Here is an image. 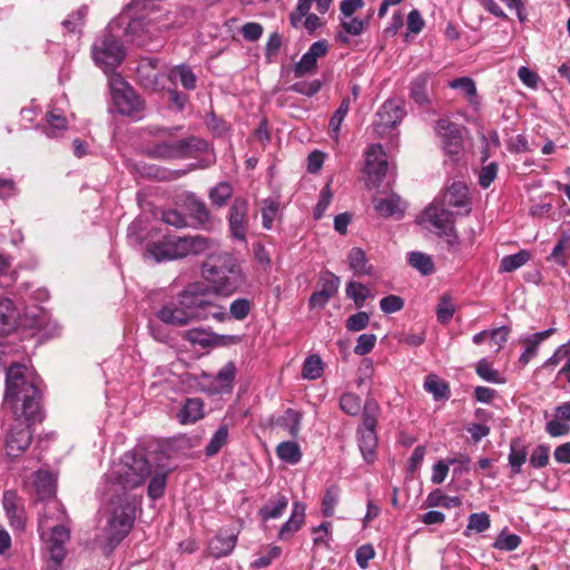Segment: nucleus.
I'll list each match as a JSON object with an SVG mask.
<instances>
[{
	"mask_svg": "<svg viewBox=\"0 0 570 570\" xmlns=\"http://www.w3.org/2000/svg\"><path fill=\"white\" fill-rule=\"evenodd\" d=\"M530 259L531 253L525 249H522L513 255L504 256L500 262V272L511 273L525 265Z\"/></svg>",
	"mask_w": 570,
	"mask_h": 570,
	"instance_id": "nucleus-36",
	"label": "nucleus"
},
{
	"mask_svg": "<svg viewBox=\"0 0 570 570\" xmlns=\"http://www.w3.org/2000/svg\"><path fill=\"white\" fill-rule=\"evenodd\" d=\"M148 254L156 262L176 259L174 237H166L164 240L154 243L148 247Z\"/></svg>",
	"mask_w": 570,
	"mask_h": 570,
	"instance_id": "nucleus-34",
	"label": "nucleus"
},
{
	"mask_svg": "<svg viewBox=\"0 0 570 570\" xmlns=\"http://www.w3.org/2000/svg\"><path fill=\"white\" fill-rule=\"evenodd\" d=\"M184 337L193 344H199L202 346H208L215 342V337L200 330V328H191L184 333Z\"/></svg>",
	"mask_w": 570,
	"mask_h": 570,
	"instance_id": "nucleus-55",
	"label": "nucleus"
},
{
	"mask_svg": "<svg viewBox=\"0 0 570 570\" xmlns=\"http://www.w3.org/2000/svg\"><path fill=\"white\" fill-rule=\"evenodd\" d=\"M233 194V187L226 181L219 183L209 191V198L213 204L217 206L225 205L226 200L230 198Z\"/></svg>",
	"mask_w": 570,
	"mask_h": 570,
	"instance_id": "nucleus-51",
	"label": "nucleus"
},
{
	"mask_svg": "<svg viewBox=\"0 0 570 570\" xmlns=\"http://www.w3.org/2000/svg\"><path fill=\"white\" fill-rule=\"evenodd\" d=\"M424 387L432 393L435 399L446 397L449 394L448 385L440 381L435 375H429L425 380Z\"/></svg>",
	"mask_w": 570,
	"mask_h": 570,
	"instance_id": "nucleus-54",
	"label": "nucleus"
},
{
	"mask_svg": "<svg viewBox=\"0 0 570 570\" xmlns=\"http://www.w3.org/2000/svg\"><path fill=\"white\" fill-rule=\"evenodd\" d=\"M376 335L374 334H361L357 337L356 345L354 347V353L357 355H366L368 354L375 346Z\"/></svg>",
	"mask_w": 570,
	"mask_h": 570,
	"instance_id": "nucleus-58",
	"label": "nucleus"
},
{
	"mask_svg": "<svg viewBox=\"0 0 570 570\" xmlns=\"http://www.w3.org/2000/svg\"><path fill=\"white\" fill-rule=\"evenodd\" d=\"M174 131L175 129L171 128L151 129L150 134L156 137V141L154 145L146 147V154L157 159L186 158L193 156L194 151L207 147L204 140L195 137L176 139Z\"/></svg>",
	"mask_w": 570,
	"mask_h": 570,
	"instance_id": "nucleus-5",
	"label": "nucleus"
},
{
	"mask_svg": "<svg viewBox=\"0 0 570 570\" xmlns=\"http://www.w3.org/2000/svg\"><path fill=\"white\" fill-rule=\"evenodd\" d=\"M379 413V403L373 399L366 400L363 406L362 425L358 428V446L364 460L368 463L373 462L376 456V425Z\"/></svg>",
	"mask_w": 570,
	"mask_h": 570,
	"instance_id": "nucleus-8",
	"label": "nucleus"
},
{
	"mask_svg": "<svg viewBox=\"0 0 570 570\" xmlns=\"http://www.w3.org/2000/svg\"><path fill=\"white\" fill-rule=\"evenodd\" d=\"M403 298L397 295H389L380 301L381 309L386 314L399 312L403 308Z\"/></svg>",
	"mask_w": 570,
	"mask_h": 570,
	"instance_id": "nucleus-63",
	"label": "nucleus"
},
{
	"mask_svg": "<svg viewBox=\"0 0 570 570\" xmlns=\"http://www.w3.org/2000/svg\"><path fill=\"white\" fill-rule=\"evenodd\" d=\"M549 463V446L538 445L530 455V464L533 468H544Z\"/></svg>",
	"mask_w": 570,
	"mask_h": 570,
	"instance_id": "nucleus-61",
	"label": "nucleus"
},
{
	"mask_svg": "<svg viewBox=\"0 0 570 570\" xmlns=\"http://www.w3.org/2000/svg\"><path fill=\"white\" fill-rule=\"evenodd\" d=\"M237 537L233 533L230 534H218L209 541V552L215 558H220L229 554L236 544Z\"/></svg>",
	"mask_w": 570,
	"mask_h": 570,
	"instance_id": "nucleus-31",
	"label": "nucleus"
},
{
	"mask_svg": "<svg viewBox=\"0 0 570 570\" xmlns=\"http://www.w3.org/2000/svg\"><path fill=\"white\" fill-rule=\"evenodd\" d=\"M317 60L308 52L304 53L295 67V73L298 77L313 72L316 69Z\"/></svg>",
	"mask_w": 570,
	"mask_h": 570,
	"instance_id": "nucleus-64",
	"label": "nucleus"
},
{
	"mask_svg": "<svg viewBox=\"0 0 570 570\" xmlns=\"http://www.w3.org/2000/svg\"><path fill=\"white\" fill-rule=\"evenodd\" d=\"M370 315L366 312H358L346 320V328L351 332H360L367 327Z\"/></svg>",
	"mask_w": 570,
	"mask_h": 570,
	"instance_id": "nucleus-59",
	"label": "nucleus"
},
{
	"mask_svg": "<svg viewBox=\"0 0 570 570\" xmlns=\"http://www.w3.org/2000/svg\"><path fill=\"white\" fill-rule=\"evenodd\" d=\"M455 313V304L449 295H443L436 306V317L442 324L449 323Z\"/></svg>",
	"mask_w": 570,
	"mask_h": 570,
	"instance_id": "nucleus-50",
	"label": "nucleus"
},
{
	"mask_svg": "<svg viewBox=\"0 0 570 570\" xmlns=\"http://www.w3.org/2000/svg\"><path fill=\"white\" fill-rule=\"evenodd\" d=\"M561 362H564V364L560 368L558 375L564 376L566 380L570 383V341L560 345L554 351L553 355L546 361L544 366L553 367L559 365Z\"/></svg>",
	"mask_w": 570,
	"mask_h": 570,
	"instance_id": "nucleus-28",
	"label": "nucleus"
},
{
	"mask_svg": "<svg viewBox=\"0 0 570 570\" xmlns=\"http://www.w3.org/2000/svg\"><path fill=\"white\" fill-rule=\"evenodd\" d=\"M31 488L38 500L47 501L56 498V478L48 471H37L32 474Z\"/></svg>",
	"mask_w": 570,
	"mask_h": 570,
	"instance_id": "nucleus-20",
	"label": "nucleus"
},
{
	"mask_svg": "<svg viewBox=\"0 0 570 570\" xmlns=\"http://www.w3.org/2000/svg\"><path fill=\"white\" fill-rule=\"evenodd\" d=\"M445 208L458 209L456 214H469L468 187L463 183H453L443 194L440 202Z\"/></svg>",
	"mask_w": 570,
	"mask_h": 570,
	"instance_id": "nucleus-16",
	"label": "nucleus"
},
{
	"mask_svg": "<svg viewBox=\"0 0 570 570\" xmlns=\"http://www.w3.org/2000/svg\"><path fill=\"white\" fill-rule=\"evenodd\" d=\"M341 27L344 32H338L336 39L342 43H348V37L360 36L364 31V21L358 18H343L341 19Z\"/></svg>",
	"mask_w": 570,
	"mask_h": 570,
	"instance_id": "nucleus-35",
	"label": "nucleus"
},
{
	"mask_svg": "<svg viewBox=\"0 0 570 570\" xmlns=\"http://www.w3.org/2000/svg\"><path fill=\"white\" fill-rule=\"evenodd\" d=\"M42 538L47 541L49 550L47 570H61L66 558L65 543L70 539L69 529L66 523L50 525V528H46V535Z\"/></svg>",
	"mask_w": 570,
	"mask_h": 570,
	"instance_id": "nucleus-11",
	"label": "nucleus"
},
{
	"mask_svg": "<svg viewBox=\"0 0 570 570\" xmlns=\"http://www.w3.org/2000/svg\"><path fill=\"white\" fill-rule=\"evenodd\" d=\"M147 480H149L147 489L148 497L154 500L160 498L164 494L167 480V473L164 468L154 464Z\"/></svg>",
	"mask_w": 570,
	"mask_h": 570,
	"instance_id": "nucleus-32",
	"label": "nucleus"
},
{
	"mask_svg": "<svg viewBox=\"0 0 570 570\" xmlns=\"http://www.w3.org/2000/svg\"><path fill=\"white\" fill-rule=\"evenodd\" d=\"M435 131L441 140V147L453 164H458L464 156L463 138L458 125L449 119H440L436 122Z\"/></svg>",
	"mask_w": 570,
	"mask_h": 570,
	"instance_id": "nucleus-10",
	"label": "nucleus"
},
{
	"mask_svg": "<svg viewBox=\"0 0 570 570\" xmlns=\"http://www.w3.org/2000/svg\"><path fill=\"white\" fill-rule=\"evenodd\" d=\"M476 373L480 377H482L483 380H485L488 382H492V383L501 382L498 371L492 368L491 364L485 360L479 361V363L476 364Z\"/></svg>",
	"mask_w": 570,
	"mask_h": 570,
	"instance_id": "nucleus-62",
	"label": "nucleus"
},
{
	"mask_svg": "<svg viewBox=\"0 0 570 570\" xmlns=\"http://www.w3.org/2000/svg\"><path fill=\"white\" fill-rule=\"evenodd\" d=\"M491 521L490 517L485 512L472 513L469 517V522L466 529L464 531V535L469 537L471 531L481 533L487 531L490 528Z\"/></svg>",
	"mask_w": 570,
	"mask_h": 570,
	"instance_id": "nucleus-47",
	"label": "nucleus"
},
{
	"mask_svg": "<svg viewBox=\"0 0 570 570\" xmlns=\"http://www.w3.org/2000/svg\"><path fill=\"white\" fill-rule=\"evenodd\" d=\"M228 438V430L226 426H220L213 438L210 439L209 443L205 448V452L208 456L215 455L219 452V450L223 448V445L226 443Z\"/></svg>",
	"mask_w": 570,
	"mask_h": 570,
	"instance_id": "nucleus-53",
	"label": "nucleus"
},
{
	"mask_svg": "<svg viewBox=\"0 0 570 570\" xmlns=\"http://www.w3.org/2000/svg\"><path fill=\"white\" fill-rule=\"evenodd\" d=\"M154 464L141 452H127L107 474V489L111 494H126L145 483Z\"/></svg>",
	"mask_w": 570,
	"mask_h": 570,
	"instance_id": "nucleus-3",
	"label": "nucleus"
},
{
	"mask_svg": "<svg viewBox=\"0 0 570 570\" xmlns=\"http://www.w3.org/2000/svg\"><path fill=\"white\" fill-rule=\"evenodd\" d=\"M553 332L554 328H549L521 338L520 342L524 345V351L520 355L519 362L522 365H527L537 355L541 342L550 337Z\"/></svg>",
	"mask_w": 570,
	"mask_h": 570,
	"instance_id": "nucleus-24",
	"label": "nucleus"
},
{
	"mask_svg": "<svg viewBox=\"0 0 570 570\" xmlns=\"http://www.w3.org/2000/svg\"><path fill=\"white\" fill-rule=\"evenodd\" d=\"M375 122L377 130L395 127L402 118V111L393 101L385 102L376 114Z\"/></svg>",
	"mask_w": 570,
	"mask_h": 570,
	"instance_id": "nucleus-25",
	"label": "nucleus"
},
{
	"mask_svg": "<svg viewBox=\"0 0 570 570\" xmlns=\"http://www.w3.org/2000/svg\"><path fill=\"white\" fill-rule=\"evenodd\" d=\"M570 248V235L562 234L558 243L556 244L551 258L554 259L559 265L566 266L567 257L564 256V252Z\"/></svg>",
	"mask_w": 570,
	"mask_h": 570,
	"instance_id": "nucleus-56",
	"label": "nucleus"
},
{
	"mask_svg": "<svg viewBox=\"0 0 570 570\" xmlns=\"http://www.w3.org/2000/svg\"><path fill=\"white\" fill-rule=\"evenodd\" d=\"M350 268L357 276H373L375 274L374 266L370 264L368 258L363 249L353 247L347 254Z\"/></svg>",
	"mask_w": 570,
	"mask_h": 570,
	"instance_id": "nucleus-26",
	"label": "nucleus"
},
{
	"mask_svg": "<svg viewBox=\"0 0 570 570\" xmlns=\"http://www.w3.org/2000/svg\"><path fill=\"white\" fill-rule=\"evenodd\" d=\"M410 265L417 269L423 275H429L434 271V264L432 258L421 252H413L409 256Z\"/></svg>",
	"mask_w": 570,
	"mask_h": 570,
	"instance_id": "nucleus-46",
	"label": "nucleus"
},
{
	"mask_svg": "<svg viewBox=\"0 0 570 570\" xmlns=\"http://www.w3.org/2000/svg\"><path fill=\"white\" fill-rule=\"evenodd\" d=\"M204 278L213 291L220 295H232L245 284L237 259L228 253L210 255L202 266Z\"/></svg>",
	"mask_w": 570,
	"mask_h": 570,
	"instance_id": "nucleus-4",
	"label": "nucleus"
},
{
	"mask_svg": "<svg viewBox=\"0 0 570 570\" xmlns=\"http://www.w3.org/2000/svg\"><path fill=\"white\" fill-rule=\"evenodd\" d=\"M370 295V289L362 283L351 281L346 285V296L353 299L357 307H362Z\"/></svg>",
	"mask_w": 570,
	"mask_h": 570,
	"instance_id": "nucleus-43",
	"label": "nucleus"
},
{
	"mask_svg": "<svg viewBox=\"0 0 570 570\" xmlns=\"http://www.w3.org/2000/svg\"><path fill=\"white\" fill-rule=\"evenodd\" d=\"M322 287L315 292L309 298L311 307L323 308L327 302L337 294L340 287V277L331 272H326L322 275Z\"/></svg>",
	"mask_w": 570,
	"mask_h": 570,
	"instance_id": "nucleus-17",
	"label": "nucleus"
},
{
	"mask_svg": "<svg viewBox=\"0 0 570 570\" xmlns=\"http://www.w3.org/2000/svg\"><path fill=\"white\" fill-rule=\"evenodd\" d=\"M374 208L383 217L400 218L405 209V203L400 196L392 194L386 197L375 198Z\"/></svg>",
	"mask_w": 570,
	"mask_h": 570,
	"instance_id": "nucleus-23",
	"label": "nucleus"
},
{
	"mask_svg": "<svg viewBox=\"0 0 570 570\" xmlns=\"http://www.w3.org/2000/svg\"><path fill=\"white\" fill-rule=\"evenodd\" d=\"M288 501L286 497L278 495L274 501H271L261 510V515L264 520L279 518L286 510Z\"/></svg>",
	"mask_w": 570,
	"mask_h": 570,
	"instance_id": "nucleus-42",
	"label": "nucleus"
},
{
	"mask_svg": "<svg viewBox=\"0 0 570 570\" xmlns=\"http://www.w3.org/2000/svg\"><path fill=\"white\" fill-rule=\"evenodd\" d=\"M68 517L62 504L56 499L47 500L39 518V530L41 537L46 535V528L55 525L53 522L66 523Z\"/></svg>",
	"mask_w": 570,
	"mask_h": 570,
	"instance_id": "nucleus-18",
	"label": "nucleus"
},
{
	"mask_svg": "<svg viewBox=\"0 0 570 570\" xmlns=\"http://www.w3.org/2000/svg\"><path fill=\"white\" fill-rule=\"evenodd\" d=\"M423 217L439 230L440 235L446 237V242L450 245H454L458 242V237L454 233L453 213L441 203H434L429 206L424 210Z\"/></svg>",
	"mask_w": 570,
	"mask_h": 570,
	"instance_id": "nucleus-13",
	"label": "nucleus"
},
{
	"mask_svg": "<svg viewBox=\"0 0 570 570\" xmlns=\"http://www.w3.org/2000/svg\"><path fill=\"white\" fill-rule=\"evenodd\" d=\"M334 0H298L296 11L291 14V22L294 27H298L303 17L311 10L313 2L316 4L318 13L324 14L328 11Z\"/></svg>",
	"mask_w": 570,
	"mask_h": 570,
	"instance_id": "nucleus-29",
	"label": "nucleus"
},
{
	"mask_svg": "<svg viewBox=\"0 0 570 570\" xmlns=\"http://www.w3.org/2000/svg\"><path fill=\"white\" fill-rule=\"evenodd\" d=\"M19 313L11 299L0 295V336H7L18 326Z\"/></svg>",
	"mask_w": 570,
	"mask_h": 570,
	"instance_id": "nucleus-22",
	"label": "nucleus"
},
{
	"mask_svg": "<svg viewBox=\"0 0 570 570\" xmlns=\"http://www.w3.org/2000/svg\"><path fill=\"white\" fill-rule=\"evenodd\" d=\"M169 79L171 81H179L185 89H194L196 87V76L194 72L185 67L178 66L169 71Z\"/></svg>",
	"mask_w": 570,
	"mask_h": 570,
	"instance_id": "nucleus-41",
	"label": "nucleus"
},
{
	"mask_svg": "<svg viewBox=\"0 0 570 570\" xmlns=\"http://www.w3.org/2000/svg\"><path fill=\"white\" fill-rule=\"evenodd\" d=\"M165 29L166 26L159 24L155 19H134L128 23L127 36L135 45L147 47L157 40Z\"/></svg>",
	"mask_w": 570,
	"mask_h": 570,
	"instance_id": "nucleus-12",
	"label": "nucleus"
},
{
	"mask_svg": "<svg viewBox=\"0 0 570 570\" xmlns=\"http://www.w3.org/2000/svg\"><path fill=\"white\" fill-rule=\"evenodd\" d=\"M40 391L33 379L27 376L22 364H12L6 375L4 402L11 406L14 415L23 417L26 423H17L6 439V451L11 458L20 456L30 445L32 433L30 424L41 420Z\"/></svg>",
	"mask_w": 570,
	"mask_h": 570,
	"instance_id": "nucleus-1",
	"label": "nucleus"
},
{
	"mask_svg": "<svg viewBox=\"0 0 570 570\" xmlns=\"http://www.w3.org/2000/svg\"><path fill=\"white\" fill-rule=\"evenodd\" d=\"M302 414L293 409H288L279 417L277 424L286 430L292 436H297L301 429Z\"/></svg>",
	"mask_w": 570,
	"mask_h": 570,
	"instance_id": "nucleus-38",
	"label": "nucleus"
},
{
	"mask_svg": "<svg viewBox=\"0 0 570 570\" xmlns=\"http://www.w3.org/2000/svg\"><path fill=\"white\" fill-rule=\"evenodd\" d=\"M431 80V73L423 72L417 75L411 82V97L419 105L429 104V83Z\"/></svg>",
	"mask_w": 570,
	"mask_h": 570,
	"instance_id": "nucleus-33",
	"label": "nucleus"
},
{
	"mask_svg": "<svg viewBox=\"0 0 570 570\" xmlns=\"http://www.w3.org/2000/svg\"><path fill=\"white\" fill-rule=\"evenodd\" d=\"M351 99L348 97L344 98L338 107V109L334 112L330 120V128L333 132V137L335 140L338 139L340 127L350 110Z\"/></svg>",
	"mask_w": 570,
	"mask_h": 570,
	"instance_id": "nucleus-49",
	"label": "nucleus"
},
{
	"mask_svg": "<svg viewBox=\"0 0 570 570\" xmlns=\"http://www.w3.org/2000/svg\"><path fill=\"white\" fill-rule=\"evenodd\" d=\"M305 519V504L295 502L293 504L292 514L279 530V539L286 540L299 530Z\"/></svg>",
	"mask_w": 570,
	"mask_h": 570,
	"instance_id": "nucleus-27",
	"label": "nucleus"
},
{
	"mask_svg": "<svg viewBox=\"0 0 570 570\" xmlns=\"http://www.w3.org/2000/svg\"><path fill=\"white\" fill-rule=\"evenodd\" d=\"M46 122H47V135L56 136L59 132L66 130L67 128V119L63 116L62 111L53 108L46 114Z\"/></svg>",
	"mask_w": 570,
	"mask_h": 570,
	"instance_id": "nucleus-37",
	"label": "nucleus"
},
{
	"mask_svg": "<svg viewBox=\"0 0 570 570\" xmlns=\"http://www.w3.org/2000/svg\"><path fill=\"white\" fill-rule=\"evenodd\" d=\"M323 373V362L320 356H308L303 365L302 376L307 380H316Z\"/></svg>",
	"mask_w": 570,
	"mask_h": 570,
	"instance_id": "nucleus-48",
	"label": "nucleus"
},
{
	"mask_svg": "<svg viewBox=\"0 0 570 570\" xmlns=\"http://www.w3.org/2000/svg\"><path fill=\"white\" fill-rule=\"evenodd\" d=\"M449 86L453 89H461L469 102L472 105L476 104V87L475 82L470 77H460L453 79Z\"/></svg>",
	"mask_w": 570,
	"mask_h": 570,
	"instance_id": "nucleus-45",
	"label": "nucleus"
},
{
	"mask_svg": "<svg viewBox=\"0 0 570 570\" xmlns=\"http://www.w3.org/2000/svg\"><path fill=\"white\" fill-rule=\"evenodd\" d=\"M176 259L188 255H198L212 249L214 242L207 237L195 235L174 237Z\"/></svg>",
	"mask_w": 570,
	"mask_h": 570,
	"instance_id": "nucleus-15",
	"label": "nucleus"
},
{
	"mask_svg": "<svg viewBox=\"0 0 570 570\" xmlns=\"http://www.w3.org/2000/svg\"><path fill=\"white\" fill-rule=\"evenodd\" d=\"M520 542L519 535L502 533L497 538L493 547L499 550L513 551L519 547Z\"/></svg>",
	"mask_w": 570,
	"mask_h": 570,
	"instance_id": "nucleus-60",
	"label": "nucleus"
},
{
	"mask_svg": "<svg viewBox=\"0 0 570 570\" xmlns=\"http://www.w3.org/2000/svg\"><path fill=\"white\" fill-rule=\"evenodd\" d=\"M215 305L197 284H191L180 293L177 302H169L157 313L158 318L171 326H186L194 321L216 315Z\"/></svg>",
	"mask_w": 570,
	"mask_h": 570,
	"instance_id": "nucleus-2",
	"label": "nucleus"
},
{
	"mask_svg": "<svg viewBox=\"0 0 570 570\" xmlns=\"http://www.w3.org/2000/svg\"><path fill=\"white\" fill-rule=\"evenodd\" d=\"M248 203L245 199L236 198L229 208L228 225L229 232L235 239L246 242L248 227Z\"/></svg>",
	"mask_w": 570,
	"mask_h": 570,
	"instance_id": "nucleus-14",
	"label": "nucleus"
},
{
	"mask_svg": "<svg viewBox=\"0 0 570 570\" xmlns=\"http://www.w3.org/2000/svg\"><path fill=\"white\" fill-rule=\"evenodd\" d=\"M342 411L348 415H356L362 407L361 399L353 393H345L340 401Z\"/></svg>",
	"mask_w": 570,
	"mask_h": 570,
	"instance_id": "nucleus-57",
	"label": "nucleus"
},
{
	"mask_svg": "<svg viewBox=\"0 0 570 570\" xmlns=\"http://www.w3.org/2000/svg\"><path fill=\"white\" fill-rule=\"evenodd\" d=\"M262 217H263V226L266 229L272 228L274 220L277 217L278 210H279V204L278 202L274 199H265L263 200L262 206Z\"/></svg>",
	"mask_w": 570,
	"mask_h": 570,
	"instance_id": "nucleus-52",
	"label": "nucleus"
},
{
	"mask_svg": "<svg viewBox=\"0 0 570 570\" xmlns=\"http://www.w3.org/2000/svg\"><path fill=\"white\" fill-rule=\"evenodd\" d=\"M387 171L386 155L381 145H372L365 153V173L380 180Z\"/></svg>",
	"mask_w": 570,
	"mask_h": 570,
	"instance_id": "nucleus-19",
	"label": "nucleus"
},
{
	"mask_svg": "<svg viewBox=\"0 0 570 570\" xmlns=\"http://www.w3.org/2000/svg\"><path fill=\"white\" fill-rule=\"evenodd\" d=\"M2 505L10 523L16 529L24 528V509L16 491H4L2 497Z\"/></svg>",
	"mask_w": 570,
	"mask_h": 570,
	"instance_id": "nucleus-21",
	"label": "nucleus"
},
{
	"mask_svg": "<svg viewBox=\"0 0 570 570\" xmlns=\"http://www.w3.org/2000/svg\"><path fill=\"white\" fill-rule=\"evenodd\" d=\"M110 95L117 111L124 116L140 118L145 109L144 100L119 75L109 79Z\"/></svg>",
	"mask_w": 570,
	"mask_h": 570,
	"instance_id": "nucleus-7",
	"label": "nucleus"
},
{
	"mask_svg": "<svg viewBox=\"0 0 570 570\" xmlns=\"http://www.w3.org/2000/svg\"><path fill=\"white\" fill-rule=\"evenodd\" d=\"M204 416V403L200 399H187L178 413L183 424L195 423Z\"/></svg>",
	"mask_w": 570,
	"mask_h": 570,
	"instance_id": "nucleus-30",
	"label": "nucleus"
},
{
	"mask_svg": "<svg viewBox=\"0 0 570 570\" xmlns=\"http://www.w3.org/2000/svg\"><path fill=\"white\" fill-rule=\"evenodd\" d=\"M276 453L281 460L291 464L298 463L302 458L298 444L292 441H286L278 444Z\"/></svg>",
	"mask_w": 570,
	"mask_h": 570,
	"instance_id": "nucleus-40",
	"label": "nucleus"
},
{
	"mask_svg": "<svg viewBox=\"0 0 570 570\" xmlns=\"http://www.w3.org/2000/svg\"><path fill=\"white\" fill-rule=\"evenodd\" d=\"M108 500L109 518L107 523L108 540L110 543L120 542L130 531L135 520V508L126 494H111L104 492Z\"/></svg>",
	"mask_w": 570,
	"mask_h": 570,
	"instance_id": "nucleus-6",
	"label": "nucleus"
},
{
	"mask_svg": "<svg viewBox=\"0 0 570 570\" xmlns=\"http://www.w3.org/2000/svg\"><path fill=\"white\" fill-rule=\"evenodd\" d=\"M92 56L95 62L108 73L121 63L125 51L122 45L116 37L105 32L94 43Z\"/></svg>",
	"mask_w": 570,
	"mask_h": 570,
	"instance_id": "nucleus-9",
	"label": "nucleus"
},
{
	"mask_svg": "<svg viewBox=\"0 0 570 570\" xmlns=\"http://www.w3.org/2000/svg\"><path fill=\"white\" fill-rule=\"evenodd\" d=\"M528 452L522 443L514 439L510 443L509 464L513 469L514 473L521 472V466L527 460Z\"/></svg>",
	"mask_w": 570,
	"mask_h": 570,
	"instance_id": "nucleus-39",
	"label": "nucleus"
},
{
	"mask_svg": "<svg viewBox=\"0 0 570 570\" xmlns=\"http://www.w3.org/2000/svg\"><path fill=\"white\" fill-rule=\"evenodd\" d=\"M341 490L337 485L330 487L322 500V513L324 517H333L340 501Z\"/></svg>",
	"mask_w": 570,
	"mask_h": 570,
	"instance_id": "nucleus-44",
	"label": "nucleus"
}]
</instances>
